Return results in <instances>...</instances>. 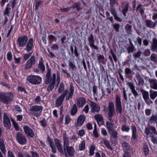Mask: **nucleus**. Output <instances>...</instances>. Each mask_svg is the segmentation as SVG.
Instances as JSON below:
<instances>
[{
	"label": "nucleus",
	"instance_id": "obj_1",
	"mask_svg": "<svg viewBox=\"0 0 157 157\" xmlns=\"http://www.w3.org/2000/svg\"><path fill=\"white\" fill-rule=\"evenodd\" d=\"M144 133L147 136L151 137V141L157 144V137L154 135H157V131L155 126L149 125L145 128Z\"/></svg>",
	"mask_w": 157,
	"mask_h": 157
},
{
	"label": "nucleus",
	"instance_id": "obj_2",
	"mask_svg": "<svg viewBox=\"0 0 157 157\" xmlns=\"http://www.w3.org/2000/svg\"><path fill=\"white\" fill-rule=\"evenodd\" d=\"M106 125L111 138H113L116 139L118 137V133L115 130L114 123L107 121L106 122Z\"/></svg>",
	"mask_w": 157,
	"mask_h": 157
},
{
	"label": "nucleus",
	"instance_id": "obj_3",
	"mask_svg": "<svg viewBox=\"0 0 157 157\" xmlns=\"http://www.w3.org/2000/svg\"><path fill=\"white\" fill-rule=\"evenodd\" d=\"M27 80L29 83L32 84L36 85L40 84L42 78L39 76L31 75L27 77Z\"/></svg>",
	"mask_w": 157,
	"mask_h": 157
},
{
	"label": "nucleus",
	"instance_id": "obj_4",
	"mask_svg": "<svg viewBox=\"0 0 157 157\" xmlns=\"http://www.w3.org/2000/svg\"><path fill=\"white\" fill-rule=\"evenodd\" d=\"M12 98L13 96L11 93H2L0 97V101L4 103L8 104L12 101Z\"/></svg>",
	"mask_w": 157,
	"mask_h": 157
},
{
	"label": "nucleus",
	"instance_id": "obj_5",
	"mask_svg": "<svg viewBox=\"0 0 157 157\" xmlns=\"http://www.w3.org/2000/svg\"><path fill=\"white\" fill-rule=\"evenodd\" d=\"M42 109V107L38 105L32 106L30 107V109L32 112V114L37 117L40 116Z\"/></svg>",
	"mask_w": 157,
	"mask_h": 157
},
{
	"label": "nucleus",
	"instance_id": "obj_6",
	"mask_svg": "<svg viewBox=\"0 0 157 157\" xmlns=\"http://www.w3.org/2000/svg\"><path fill=\"white\" fill-rule=\"evenodd\" d=\"M115 104L117 113L121 114L122 113L121 102V99L119 95H117L116 96Z\"/></svg>",
	"mask_w": 157,
	"mask_h": 157
},
{
	"label": "nucleus",
	"instance_id": "obj_7",
	"mask_svg": "<svg viewBox=\"0 0 157 157\" xmlns=\"http://www.w3.org/2000/svg\"><path fill=\"white\" fill-rule=\"evenodd\" d=\"M114 104L113 102H109L108 106V115L109 118V120L111 121L112 117L115 112Z\"/></svg>",
	"mask_w": 157,
	"mask_h": 157
},
{
	"label": "nucleus",
	"instance_id": "obj_8",
	"mask_svg": "<svg viewBox=\"0 0 157 157\" xmlns=\"http://www.w3.org/2000/svg\"><path fill=\"white\" fill-rule=\"evenodd\" d=\"M16 139L20 144H25L27 142V139L25 136L22 134L20 132H17L16 134Z\"/></svg>",
	"mask_w": 157,
	"mask_h": 157
},
{
	"label": "nucleus",
	"instance_id": "obj_9",
	"mask_svg": "<svg viewBox=\"0 0 157 157\" xmlns=\"http://www.w3.org/2000/svg\"><path fill=\"white\" fill-rule=\"evenodd\" d=\"M35 63V57L34 56H32L25 65L24 69L25 70H27L30 68L34 65Z\"/></svg>",
	"mask_w": 157,
	"mask_h": 157
},
{
	"label": "nucleus",
	"instance_id": "obj_10",
	"mask_svg": "<svg viewBox=\"0 0 157 157\" xmlns=\"http://www.w3.org/2000/svg\"><path fill=\"white\" fill-rule=\"evenodd\" d=\"M131 128L132 132L131 141H136L138 137L136 128L135 125L132 124L131 125Z\"/></svg>",
	"mask_w": 157,
	"mask_h": 157
},
{
	"label": "nucleus",
	"instance_id": "obj_11",
	"mask_svg": "<svg viewBox=\"0 0 157 157\" xmlns=\"http://www.w3.org/2000/svg\"><path fill=\"white\" fill-rule=\"evenodd\" d=\"M3 123L4 127L6 129L10 128L11 127L10 120L7 114L5 113L3 114Z\"/></svg>",
	"mask_w": 157,
	"mask_h": 157
},
{
	"label": "nucleus",
	"instance_id": "obj_12",
	"mask_svg": "<svg viewBox=\"0 0 157 157\" xmlns=\"http://www.w3.org/2000/svg\"><path fill=\"white\" fill-rule=\"evenodd\" d=\"M23 129L26 135L30 137H33L34 136V133L33 130L27 125L23 126Z\"/></svg>",
	"mask_w": 157,
	"mask_h": 157
},
{
	"label": "nucleus",
	"instance_id": "obj_13",
	"mask_svg": "<svg viewBox=\"0 0 157 157\" xmlns=\"http://www.w3.org/2000/svg\"><path fill=\"white\" fill-rule=\"evenodd\" d=\"M90 105L91 108V111L92 113L98 112L100 110V107L97 104L89 100Z\"/></svg>",
	"mask_w": 157,
	"mask_h": 157
},
{
	"label": "nucleus",
	"instance_id": "obj_14",
	"mask_svg": "<svg viewBox=\"0 0 157 157\" xmlns=\"http://www.w3.org/2000/svg\"><path fill=\"white\" fill-rule=\"evenodd\" d=\"M86 119V117L84 114L80 115L77 119V121L75 124L76 127L81 126L83 124Z\"/></svg>",
	"mask_w": 157,
	"mask_h": 157
},
{
	"label": "nucleus",
	"instance_id": "obj_15",
	"mask_svg": "<svg viewBox=\"0 0 157 157\" xmlns=\"http://www.w3.org/2000/svg\"><path fill=\"white\" fill-rule=\"evenodd\" d=\"M127 85L131 90L135 98H136L138 96L139 94L135 90L134 85L132 83L130 82H128L127 83Z\"/></svg>",
	"mask_w": 157,
	"mask_h": 157
},
{
	"label": "nucleus",
	"instance_id": "obj_16",
	"mask_svg": "<svg viewBox=\"0 0 157 157\" xmlns=\"http://www.w3.org/2000/svg\"><path fill=\"white\" fill-rule=\"evenodd\" d=\"M53 79V76L52 77L51 76V70L48 69L47 73L46 75V78L45 80V83L48 84L52 82V80Z\"/></svg>",
	"mask_w": 157,
	"mask_h": 157
},
{
	"label": "nucleus",
	"instance_id": "obj_17",
	"mask_svg": "<svg viewBox=\"0 0 157 157\" xmlns=\"http://www.w3.org/2000/svg\"><path fill=\"white\" fill-rule=\"evenodd\" d=\"M65 148L66 149V150L65 151L67 155L71 157H73L74 156L75 150L73 147L72 146L69 147L68 146L65 147Z\"/></svg>",
	"mask_w": 157,
	"mask_h": 157
},
{
	"label": "nucleus",
	"instance_id": "obj_18",
	"mask_svg": "<svg viewBox=\"0 0 157 157\" xmlns=\"http://www.w3.org/2000/svg\"><path fill=\"white\" fill-rule=\"evenodd\" d=\"M86 103V100L85 98L80 97L77 100V105L78 108L83 107Z\"/></svg>",
	"mask_w": 157,
	"mask_h": 157
},
{
	"label": "nucleus",
	"instance_id": "obj_19",
	"mask_svg": "<svg viewBox=\"0 0 157 157\" xmlns=\"http://www.w3.org/2000/svg\"><path fill=\"white\" fill-rule=\"evenodd\" d=\"M69 91L68 95L66 97V100L67 101L70 98H72V97L73 96L74 91V88L72 84H70V85Z\"/></svg>",
	"mask_w": 157,
	"mask_h": 157
},
{
	"label": "nucleus",
	"instance_id": "obj_20",
	"mask_svg": "<svg viewBox=\"0 0 157 157\" xmlns=\"http://www.w3.org/2000/svg\"><path fill=\"white\" fill-rule=\"evenodd\" d=\"M109 11L113 16L114 19L120 22L122 21L121 19L117 15L116 9L111 8V10H110Z\"/></svg>",
	"mask_w": 157,
	"mask_h": 157
},
{
	"label": "nucleus",
	"instance_id": "obj_21",
	"mask_svg": "<svg viewBox=\"0 0 157 157\" xmlns=\"http://www.w3.org/2000/svg\"><path fill=\"white\" fill-rule=\"evenodd\" d=\"M150 86L151 88L154 90H157V80L156 79H150L149 81Z\"/></svg>",
	"mask_w": 157,
	"mask_h": 157
},
{
	"label": "nucleus",
	"instance_id": "obj_22",
	"mask_svg": "<svg viewBox=\"0 0 157 157\" xmlns=\"http://www.w3.org/2000/svg\"><path fill=\"white\" fill-rule=\"evenodd\" d=\"M129 5L128 2H127L124 6L123 5L122 6V12L123 15L124 16H126V14L128 11L129 8Z\"/></svg>",
	"mask_w": 157,
	"mask_h": 157
},
{
	"label": "nucleus",
	"instance_id": "obj_23",
	"mask_svg": "<svg viewBox=\"0 0 157 157\" xmlns=\"http://www.w3.org/2000/svg\"><path fill=\"white\" fill-rule=\"evenodd\" d=\"M52 80V82L50 83V85L47 88V90L48 91H51L54 88L56 80V74H53V79Z\"/></svg>",
	"mask_w": 157,
	"mask_h": 157
},
{
	"label": "nucleus",
	"instance_id": "obj_24",
	"mask_svg": "<svg viewBox=\"0 0 157 157\" xmlns=\"http://www.w3.org/2000/svg\"><path fill=\"white\" fill-rule=\"evenodd\" d=\"M0 149L4 155L6 154V151L5 144L4 140L2 139H0Z\"/></svg>",
	"mask_w": 157,
	"mask_h": 157
},
{
	"label": "nucleus",
	"instance_id": "obj_25",
	"mask_svg": "<svg viewBox=\"0 0 157 157\" xmlns=\"http://www.w3.org/2000/svg\"><path fill=\"white\" fill-rule=\"evenodd\" d=\"M146 26L150 28H154L156 26V23L150 20H147L145 21Z\"/></svg>",
	"mask_w": 157,
	"mask_h": 157
},
{
	"label": "nucleus",
	"instance_id": "obj_26",
	"mask_svg": "<svg viewBox=\"0 0 157 157\" xmlns=\"http://www.w3.org/2000/svg\"><path fill=\"white\" fill-rule=\"evenodd\" d=\"M33 46V40H29V41L27 44L26 48L25 49L29 52L32 50Z\"/></svg>",
	"mask_w": 157,
	"mask_h": 157
},
{
	"label": "nucleus",
	"instance_id": "obj_27",
	"mask_svg": "<svg viewBox=\"0 0 157 157\" xmlns=\"http://www.w3.org/2000/svg\"><path fill=\"white\" fill-rule=\"evenodd\" d=\"M142 151L144 155L147 157L148 155L149 151L148 146L147 144H146L143 145Z\"/></svg>",
	"mask_w": 157,
	"mask_h": 157
},
{
	"label": "nucleus",
	"instance_id": "obj_28",
	"mask_svg": "<svg viewBox=\"0 0 157 157\" xmlns=\"http://www.w3.org/2000/svg\"><path fill=\"white\" fill-rule=\"evenodd\" d=\"M38 67L42 71L44 72L45 71V66L44 64V60L42 57H41L40 60L39 62Z\"/></svg>",
	"mask_w": 157,
	"mask_h": 157
},
{
	"label": "nucleus",
	"instance_id": "obj_29",
	"mask_svg": "<svg viewBox=\"0 0 157 157\" xmlns=\"http://www.w3.org/2000/svg\"><path fill=\"white\" fill-rule=\"evenodd\" d=\"M103 143L107 148L110 150H113V148L110 146L109 141L106 138L103 139Z\"/></svg>",
	"mask_w": 157,
	"mask_h": 157
},
{
	"label": "nucleus",
	"instance_id": "obj_30",
	"mask_svg": "<svg viewBox=\"0 0 157 157\" xmlns=\"http://www.w3.org/2000/svg\"><path fill=\"white\" fill-rule=\"evenodd\" d=\"M10 4L9 3L7 4L3 13L4 16L7 15L8 16H9L10 11L11 10V8L10 7Z\"/></svg>",
	"mask_w": 157,
	"mask_h": 157
},
{
	"label": "nucleus",
	"instance_id": "obj_31",
	"mask_svg": "<svg viewBox=\"0 0 157 157\" xmlns=\"http://www.w3.org/2000/svg\"><path fill=\"white\" fill-rule=\"evenodd\" d=\"M132 26L128 24H127L125 26V30L126 32L128 34H130L132 32Z\"/></svg>",
	"mask_w": 157,
	"mask_h": 157
},
{
	"label": "nucleus",
	"instance_id": "obj_32",
	"mask_svg": "<svg viewBox=\"0 0 157 157\" xmlns=\"http://www.w3.org/2000/svg\"><path fill=\"white\" fill-rule=\"evenodd\" d=\"M63 147L64 150H65V147L69 145L68 138L65 135L63 136Z\"/></svg>",
	"mask_w": 157,
	"mask_h": 157
},
{
	"label": "nucleus",
	"instance_id": "obj_33",
	"mask_svg": "<svg viewBox=\"0 0 157 157\" xmlns=\"http://www.w3.org/2000/svg\"><path fill=\"white\" fill-rule=\"evenodd\" d=\"M77 108L75 104H74L71 110L70 114L71 116L75 115L77 112Z\"/></svg>",
	"mask_w": 157,
	"mask_h": 157
},
{
	"label": "nucleus",
	"instance_id": "obj_34",
	"mask_svg": "<svg viewBox=\"0 0 157 157\" xmlns=\"http://www.w3.org/2000/svg\"><path fill=\"white\" fill-rule=\"evenodd\" d=\"M122 146L123 148L127 151H128V150H130V144L128 142L125 141H123Z\"/></svg>",
	"mask_w": 157,
	"mask_h": 157
},
{
	"label": "nucleus",
	"instance_id": "obj_35",
	"mask_svg": "<svg viewBox=\"0 0 157 157\" xmlns=\"http://www.w3.org/2000/svg\"><path fill=\"white\" fill-rule=\"evenodd\" d=\"M150 122L151 124L157 123V115L152 114L150 119Z\"/></svg>",
	"mask_w": 157,
	"mask_h": 157
},
{
	"label": "nucleus",
	"instance_id": "obj_36",
	"mask_svg": "<svg viewBox=\"0 0 157 157\" xmlns=\"http://www.w3.org/2000/svg\"><path fill=\"white\" fill-rule=\"evenodd\" d=\"M153 42L151 47V50L155 51L157 49V40H152Z\"/></svg>",
	"mask_w": 157,
	"mask_h": 157
},
{
	"label": "nucleus",
	"instance_id": "obj_37",
	"mask_svg": "<svg viewBox=\"0 0 157 157\" xmlns=\"http://www.w3.org/2000/svg\"><path fill=\"white\" fill-rule=\"evenodd\" d=\"M80 6L81 4L79 2H78L75 3L71 7V8H72L73 9L76 8L77 10H80L81 9L80 8Z\"/></svg>",
	"mask_w": 157,
	"mask_h": 157
},
{
	"label": "nucleus",
	"instance_id": "obj_38",
	"mask_svg": "<svg viewBox=\"0 0 157 157\" xmlns=\"http://www.w3.org/2000/svg\"><path fill=\"white\" fill-rule=\"evenodd\" d=\"M121 129L123 132H128L130 131V128L128 126L125 124L122 125Z\"/></svg>",
	"mask_w": 157,
	"mask_h": 157
},
{
	"label": "nucleus",
	"instance_id": "obj_39",
	"mask_svg": "<svg viewBox=\"0 0 157 157\" xmlns=\"http://www.w3.org/2000/svg\"><path fill=\"white\" fill-rule=\"evenodd\" d=\"M143 98L144 100L148 99L149 98V93L148 91L145 90H143L142 92Z\"/></svg>",
	"mask_w": 157,
	"mask_h": 157
},
{
	"label": "nucleus",
	"instance_id": "obj_40",
	"mask_svg": "<svg viewBox=\"0 0 157 157\" xmlns=\"http://www.w3.org/2000/svg\"><path fill=\"white\" fill-rule=\"evenodd\" d=\"M94 118L96 120L97 122L98 123V122H102L103 120V118L102 116L100 114H97L95 115Z\"/></svg>",
	"mask_w": 157,
	"mask_h": 157
},
{
	"label": "nucleus",
	"instance_id": "obj_41",
	"mask_svg": "<svg viewBox=\"0 0 157 157\" xmlns=\"http://www.w3.org/2000/svg\"><path fill=\"white\" fill-rule=\"evenodd\" d=\"M136 78L138 81L139 85H143L144 83V81L143 78L140 75L136 76Z\"/></svg>",
	"mask_w": 157,
	"mask_h": 157
},
{
	"label": "nucleus",
	"instance_id": "obj_42",
	"mask_svg": "<svg viewBox=\"0 0 157 157\" xmlns=\"http://www.w3.org/2000/svg\"><path fill=\"white\" fill-rule=\"evenodd\" d=\"M86 146V142L85 140L82 141L79 146V149L80 151L84 150Z\"/></svg>",
	"mask_w": 157,
	"mask_h": 157
},
{
	"label": "nucleus",
	"instance_id": "obj_43",
	"mask_svg": "<svg viewBox=\"0 0 157 157\" xmlns=\"http://www.w3.org/2000/svg\"><path fill=\"white\" fill-rule=\"evenodd\" d=\"M90 46L91 48L94 49H98V47L94 44V40H88Z\"/></svg>",
	"mask_w": 157,
	"mask_h": 157
},
{
	"label": "nucleus",
	"instance_id": "obj_44",
	"mask_svg": "<svg viewBox=\"0 0 157 157\" xmlns=\"http://www.w3.org/2000/svg\"><path fill=\"white\" fill-rule=\"evenodd\" d=\"M26 40H17V44L20 46L23 47L27 43Z\"/></svg>",
	"mask_w": 157,
	"mask_h": 157
},
{
	"label": "nucleus",
	"instance_id": "obj_45",
	"mask_svg": "<svg viewBox=\"0 0 157 157\" xmlns=\"http://www.w3.org/2000/svg\"><path fill=\"white\" fill-rule=\"evenodd\" d=\"M150 96L151 99L154 100L157 96V91H153V92L150 91Z\"/></svg>",
	"mask_w": 157,
	"mask_h": 157
},
{
	"label": "nucleus",
	"instance_id": "obj_46",
	"mask_svg": "<svg viewBox=\"0 0 157 157\" xmlns=\"http://www.w3.org/2000/svg\"><path fill=\"white\" fill-rule=\"evenodd\" d=\"M117 0H110L109 3L110 6V10L111 9H115L113 7L114 5L117 3Z\"/></svg>",
	"mask_w": 157,
	"mask_h": 157
},
{
	"label": "nucleus",
	"instance_id": "obj_47",
	"mask_svg": "<svg viewBox=\"0 0 157 157\" xmlns=\"http://www.w3.org/2000/svg\"><path fill=\"white\" fill-rule=\"evenodd\" d=\"M68 65L72 71L75 70L76 67L74 62H72L71 61H69Z\"/></svg>",
	"mask_w": 157,
	"mask_h": 157
},
{
	"label": "nucleus",
	"instance_id": "obj_48",
	"mask_svg": "<svg viewBox=\"0 0 157 157\" xmlns=\"http://www.w3.org/2000/svg\"><path fill=\"white\" fill-rule=\"evenodd\" d=\"M97 58L99 62L102 63H104V59L105 57L103 55H100L99 56H97Z\"/></svg>",
	"mask_w": 157,
	"mask_h": 157
},
{
	"label": "nucleus",
	"instance_id": "obj_49",
	"mask_svg": "<svg viewBox=\"0 0 157 157\" xmlns=\"http://www.w3.org/2000/svg\"><path fill=\"white\" fill-rule=\"evenodd\" d=\"M11 121L15 130L16 131L18 130L19 129V127L17 123L14 119L12 118H11Z\"/></svg>",
	"mask_w": 157,
	"mask_h": 157
},
{
	"label": "nucleus",
	"instance_id": "obj_50",
	"mask_svg": "<svg viewBox=\"0 0 157 157\" xmlns=\"http://www.w3.org/2000/svg\"><path fill=\"white\" fill-rule=\"evenodd\" d=\"M135 48V47H132V46H128L127 48L128 52V54L131 53H132L133 52Z\"/></svg>",
	"mask_w": 157,
	"mask_h": 157
},
{
	"label": "nucleus",
	"instance_id": "obj_51",
	"mask_svg": "<svg viewBox=\"0 0 157 157\" xmlns=\"http://www.w3.org/2000/svg\"><path fill=\"white\" fill-rule=\"evenodd\" d=\"M142 52L140 51H138L136 53H135L133 55V56L135 59H136L141 56Z\"/></svg>",
	"mask_w": 157,
	"mask_h": 157
},
{
	"label": "nucleus",
	"instance_id": "obj_52",
	"mask_svg": "<svg viewBox=\"0 0 157 157\" xmlns=\"http://www.w3.org/2000/svg\"><path fill=\"white\" fill-rule=\"evenodd\" d=\"M62 72L64 74V76L65 77L69 78L70 77V74L67 72L66 70H64L63 69H61Z\"/></svg>",
	"mask_w": 157,
	"mask_h": 157
},
{
	"label": "nucleus",
	"instance_id": "obj_53",
	"mask_svg": "<svg viewBox=\"0 0 157 157\" xmlns=\"http://www.w3.org/2000/svg\"><path fill=\"white\" fill-rule=\"evenodd\" d=\"M109 52L112 55L115 62V63L117 62V57L116 55L114 53L113 51L112 50L110 49V50Z\"/></svg>",
	"mask_w": 157,
	"mask_h": 157
},
{
	"label": "nucleus",
	"instance_id": "obj_54",
	"mask_svg": "<svg viewBox=\"0 0 157 157\" xmlns=\"http://www.w3.org/2000/svg\"><path fill=\"white\" fill-rule=\"evenodd\" d=\"M43 3V1L41 0H39L35 4V9L37 10L38 7Z\"/></svg>",
	"mask_w": 157,
	"mask_h": 157
},
{
	"label": "nucleus",
	"instance_id": "obj_55",
	"mask_svg": "<svg viewBox=\"0 0 157 157\" xmlns=\"http://www.w3.org/2000/svg\"><path fill=\"white\" fill-rule=\"evenodd\" d=\"M113 27L117 32H119L120 25L119 24H115L113 25Z\"/></svg>",
	"mask_w": 157,
	"mask_h": 157
},
{
	"label": "nucleus",
	"instance_id": "obj_56",
	"mask_svg": "<svg viewBox=\"0 0 157 157\" xmlns=\"http://www.w3.org/2000/svg\"><path fill=\"white\" fill-rule=\"evenodd\" d=\"M7 59L9 61H11L12 59V54L11 52H9L7 55Z\"/></svg>",
	"mask_w": 157,
	"mask_h": 157
},
{
	"label": "nucleus",
	"instance_id": "obj_57",
	"mask_svg": "<svg viewBox=\"0 0 157 157\" xmlns=\"http://www.w3.org/2000/svg\"><path fill=\"white\" fill-rule=\"evenodd\" d=\"M93 135L95 138L98 137V134L97 132L96 126L95 125V127L94 128V129L93 132Z\"/></svg>",
	"mask_w": 157,
	"mask_h": 157
},
{
	"label": "nucleus",
	"instance_id": "obj_58",
	"mask_svg": "<svg viewBox=\"0 0 157 157\" xmlns=\"http://www.w3.org/2000/svg\"><path fill=\"white\" fill-rule=\"evenodd\" d=\"M65 96L62 94L59 96V106L62 104L65 98Z\"/></svg>",
	"mask_w": 157,
	"mask_h": 157
},
{
	"label": "nucleus",
	"instance_id": "obj_59",
	"mask_svg": "<svg viewBox=\"0 0 157 157\" xmlns=\"http://www.w3.org/2000/svg\"><path fill=\"white\" fill-rule=\"evenodd\" d=\"M64 89V86L63 82L59 84V93H61Z\"/></svg>",
	"mask_w": 157,
	"mask_h": 157
},
{
	"label": "nucleus",
	"instance_id": "obj_60",
	"mask_svg": "<svg viewBox=\"0 0 157 157\" xmlns=\"http://www.w3.org/2000/svg\"><path fill=\"white\" fill-rule=\"evenodd\" d=\"M146 103L148 105H150L151 104H152L153 102L149 98L148 99L144 100Z\"/></svg>",
	"mask_w": 157,
	"mask_h": 157
},
{
	"label": "nucleus",
	"instance_id": "obj_61",
	"mask_svg": "<svg viewBox=\"0 0 157 157\" xmlns=\"http://www.w3.org/2000/svg\"><path fill=\"white\" fill-rule=\"evenodd\" d=\"M65 124H68L71 121V118L68 116H66L65 117Z\"/></svg>",
	"mask_w": 157,
	"mask_h": 157
},
{
	"label": "nucleus",
	"instance_id": "obj_62",
	"mask_svg": "<svg viewBox=\"0 0 157 157\" xmlns=\"http://www.w3.org/2000/svg\"><path fill=\"white\" fill-rule=\"evenodd\" d=\"M150 59L151 61L155 62L156 61V59L154 53L152 54L151 56Z\"/></svg>",
	"mask_w": 157,
	"mask_h": 157
},
{
	"label": "nucleus",
	"instance_id": "obj_63",
	"mask_svg": "<svg viewBox=\"0 0 157 157\" xmlns=\"http://www.w3.org/2000/svg\"><path fill=\"white\" fill-rule=\"evenodd\" d=\"M151 110L150 109H146L145 110V114L146 116H149L151 114Z\"/></svg>",
	"mask_w": 157,
	"mask_h": 157
},
{
	"label": "nucleus",
	"instance_id": "obj_64",
	"mask_svg": "<svg viewBox=\"0 0 157 157\" xmlns=\"http://www.w3.org/2000/svg\"><path fill=\"white\" fill-rule=\"evenodd\" d=\"M40 123L41 125L43 127H45L47 125V123L45 119H44L40 121Z\"/></svg>",
	"mask_w": 157,
	"mask_h": 157
}]
</instances>
